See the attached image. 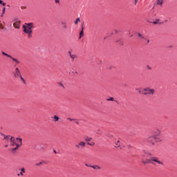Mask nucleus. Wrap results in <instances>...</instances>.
<instances>
[{"mask_svg": "<svg viewBox=\"0 0 177 177\" xmlns=\"http://www.w3.org/2000/svg\"><path fill=\"white\" fill-rule=\"evenodd\" d=\"M163 2H164V0H158L157 5H160V6H162Z\"/></svg>", "mask_w": 177, "mask_h": 177, "instance_id": "nucleus-19", "label": "nucleus"}, {"mask_svg": "<svg viewBox=\"0 0 177 177\" xmlns=\"http://www.w3.org/2000/svg\"><path fill=\"white\" fill-rule=\"evenodd\" d=\"M152 162H157V164H160V165H164V163L160 161L157 157H151Z\"/></svg>", "mask_w": 177, "mask_h": 177, "instance_id": "nucleus-8", "label": "nucleus"}, {"mask_svg": "<svg viewBox=\"0 0 177 177\" xmlns=\"http://www.w3.org/2000/svg\"><path fill=\"white\" fill-rule=\"evenodd\" d=\"M158 140V138L157 136H150L147 138V142L151 143V145H154V142H157Z\"/></svg>", "mask_w": 177, "mask_h": 177, "instance_id": "nucleus-4", "label": "nucleus"}, {"mask_svg": "<svg viewBox=\"0 0 177 177\" xmlns=\"http://www.w3.org/2000/svg\"><path fill=\"white\" fill-rule=\"evenodd\" d=\"M42 164H44V162H40L39 163H36L35 165H36V167H39V165H42Z\"/></svg>", "mask_w": 177, "mask_h": 177, "instance_id": "nucleus-25", "label": "nucleus"}, {"mask_svg": "<svg viewBox=\"0 0 177 177\" xmlns=\"http://www.w3.org/2000/svg\"><path fill=\"white\" fill-rule=\"evenodd\" d=\"M108 102H114V97H110L109 99H107Z\"/></svg>", "mask_w": 177, "mask_h": 177, "instance_id": "nucleus-26", "label": "nucleus"}, {"mask_svg": "<svg viewBox=\"0 0 177 177\" xmlns=\"http://www.w3.org/2000/svg\"><path fill=\"white\" fill-rule=\"evenodd\" d=\"M0 5H2V6H5L6 3L3 2L2 0H0Z\"/></svg>", "mask_w": 177, "mask_h": 177, "instance_id": "nucleus-27", "label": "nucleus"}, {"mask_svg": "<svg viewBox=\"0 0 177 177\" xmlns=\"http://www.w3.org/2000/svg\"><path fill=\"white\" fill-rule=\"evenodd\" d=\"M25 172H26V169L22 168V169H21V171H20V173H19V175H20L21 176H24V174H24Z\"/></svg>", "mask_w": 177, "mask_h": 177, "instance_id": "nucleus-16", "label": "nucleus"}, {"mask_svg": "<svg viewBox=\"0 0 177 177\" xmlns=\"http://www.w3.org/2000/svg\"><path fill=\"white\" fill-rule=\"evenodd\" d=\"M81 21V19L80 18H77L75 21V24L77 25Z\"/></svg>", "mask_w": 177, "mask_h": 177, "instance_id": "nucleus-21", "label": "nucleus"}, {"mask_svg": "<svg viewBox=\"0 0 177 177\" xmlns=\"http://www.w3.org/2000/svg\"><path fill=\"white\" fill-rule=\"evenodd\" d=\"M87 145H88V146H95V142H92L91 143L87 142Z\"/></svg>", "mask_w": 177, "mask_h": 177, "instance_id": "nucleus-28", "label": "nucleus"}, {"mask_svg": "<svg viewBox=\"0 0 177 177\" xmlns=\"http://www.w3.org/2000/svg\"><path fill=\"white\" fill-rule=\"evenodd\" d=\"M16 139L18 141V142L16 144V147L12 149L11 151H15V150H17V149H19V147H20V146H21V145H23V142H22L23 139L19 138H17Z\"/></svg>", "mask_w": 177, "mask_h": 177, "instance_id": "nucleus-2", "label": "nucleus"}, {"mask_svg": "<svg viewBox=\"0 0 177 177\" xmlns=\"http://www.w3.org/2000/svg\"><path fill=\"white\" fill-rule=\"evenodd\" d=\"M150 42V40H148V43Z\"/></svg>", "mask_w": 177, "mask_h": 177, "instance_id": "nucleus-48", "label": "nucleus"}, {"mask_svg": "<svg viewBox=\"0 0 177 177\" xmlns=\"http://www.w3.org/2000/svg\"><path fill=\"white\" fill-rule=\"evenodd\" d=\"M70 57L72 59V62H74V60H75V59L78 58V56H77V55H75V54H73V55H71Z\"/></svg>", "mask_w": 177, "mask_h": 177, "instance_id": "nucleus-14", "label": "nucleus"}, {"mask_svg": "<svg viewBox=\"0 0 177 177\" xmlns=\"http://www.w3.org/2000/svg\"><path fill=\"white\" fill-rule=\"evenodd\" d=\"M144 95H154V93H156V90H154L153 88H144Z\"/></svg>", "mask_w": 177, "mask_h": 177, "instance_id": "nucleus-1", "label": "nucleus"}, {"mask_svg": "<svg viewBox=\"0 0 177 177\" xmlns=\"http://www.w3.org/2000/svg\"><path fill=\"white\" fill-rule=\"evenodd\" d=\"M161 131H160V130H157V133H160Z\"/></svg>", "mask_w": 177, "mask_h": 177, "instance_id": "nucleus-42", "label": "nucleus"}, {"mask_svg": "<svg viewBox=\"0 0 177 177\" xmlns=\"http://www.w3.org/2000/svg\"><path fill=\"white\" fill-rule=\"evenodd\" d=\"M10 146H11L12 147L14 146H16V144L15 143V138H13V137H11V138H10Z\"/></svg>", "mask_w": 177, "mask_h": 177, "instance_id": "nucleus-12", "label": "nucleus"}, {"mask_svg": "<svg viewBox=\"0 0 177 177\" xmlns=\"http://www.w3.org/2000/svg\"><path fill=\"white\" fill-rule=\"evenodd\" d=\"M135 5H137L138 4V0H135Z\"/></svg>", "mask_w": 177, "mask_h": 177, "instance_id": "nucleus-39", "label": "nucleus"}, {"mask_svg": "<svg viewBox=\"0 0 177 177\" xmlns=\"http://www.w3.org/2000/svg\"><path fill=\"white\" fill-rule=\"evenodd\" d=\"M26 26H25L26 27H28V28H33V26H32V23H28V24H26Z\"/></svg>", "mask_w": 177, "mask_h": 177, "instance_id": "nucleus-17", "label": "nucleus"}, {"mask_svg": "<svg viewBox=\"0 0 177 177\" xmlns=\"http://www.w3.org/2000/svg\"><path fill=\"white\" fill-rule=\"evenodd\" d=\"M76 124L78 125V124H80L78 122H76Z\"/></svg>", "mask_w": 177, "mask_h": 177, "instance_id": "nucleus-46", "label": "nucleus"}, {"mask_svg": "<svg viewBox=\"0 0 177 177\" xmlns=\"http://www.w3.org/2000/svg\"><path fill=\"white\" fill-rule=\"evenodd\" d=\"M0 135H1V136H3V138H5V136H6V135H5L2 133H0Z\"/></svg>", "mask_w": 177, "mask_h": 177, "instance_id": "nucleus-35", "label": "nucleus"}, {"mask_svg": "<svg viewBox=\"0 0 177 177\" xmlns=\"http://www.w3.org/2000/svg\"><path fill=\"white\" fill-rule=\"evenodd\" d=\"M97 132H100V130H97Z\"/></svg>", "mask_w": 177, "mask_h": 177, "instance_id": "nucleus-47", "label": "nucleus"}, {"mask_svg": "<svg viewBox=\"0 0 177 177\" xmlns=\"http://www.w3.org/2000/svg\"><path fill=\"white\" fill-rule=\"evenodd\" d=\"M12 138L13 137L10 136H4V138L3 139V140H6V142H10V139H12Z\"/></svg>", "mask_w": 177, "mask_h": 177, "instance_id": "nucleus-13", "label": "nucleus"}, {"mask_svg": "<svg viewBox=\"0 0 177 177\" xmlns=\"http://www.w3.org/2000/svg\"><path fill=\"white\" fill-rule=\"evenodd\" d=\"M23 28L24 32H25L26 34H32V30L30 28H28L24 25Z\"/></svg>", "mask_w": 177, "mask_h": 177, "instance_id": "nucleus-7", "label": "nucleus"}, {"mask_svg": "<svg viewBox=\"0 0 177 177\" xmlns=\"http://www.w3.org/2000/svg\"><path fill=\"white\" fill-rule=\"evenodd\" d=\"M147 68H149V70H151V67H150V66H147Z\"/></svg>", "mask_w": 177, "mask_h": 177, "instance_id": "nucleus-38", "label": "nucleus"}, {"mask_svg": "<svg viewBox=\"0 0 177 177\" xmlns=\"http://www.w3.org/2000/svg\"><path fill=\"white\" fill-rule=\"evenodd\" d=\"M28 34V38H31L32 35H31L32 33H27Z\"/></svg>", "mask_w": 177, "mask_h": 177, "instance_id": "nucleus-31", "label": "nucleus"}, {"mask_svg": "<svg viewBox=\"0 0 177 177\" xmlns=\"http://www.w3.org/2000/svg\"><path fill=\"white\" fill-rule=\"evenodd\" d=\"M86 143L84 141H80L77 144L75 145L76 149H85Z\"/></svg>", "mask_w": 177, "mask_h": 177, "instance_id": "nucleus-5", "label": "nucleus"}, {"mask_svg": "<svg viewBox=\"0 0 177 177\" xmlns=\"http://www.w3.org/2000/svg\"><path fill=\"white\" fill-rule=\"evenodd\" d=\"M82 37H84V26L82 27V30L80 33V39H81V38H82Z\"/></svg>", "mask_w": 177, "mask_h": 177, "instance_id": "nucleus-15", "label": "nucleus"}, {"mask_svg": "<svg viewBox=\"0 0 177 177\" xmlns=\"http://www.w3.org/2000/svg\"><path fill=\"white\" fill-rule=\"evenodd\" d=\"M58 85H59V86H62V88H63V89H64V88H66V87H64V85L62 84V82H58Z\"/></svg>", "mask_w": 177, "mask_h": 177, "instance_id": "nucleus-24", "label": "nucleus"}, {"mask_svg": "<svg viewBox=\"0 0 177 177\" xmlns=\"http://www.w3.org/2000/svg\"><path fill=\"white\" fill-rule=\"evenodd\" d=\"M8 146H9V145H5V147H8Z\"/></svg>", "mask_w": 177, "mask_h": 177, "instance_id": "nucleus-43", "label": "nucleus"}, {"mask_svg": "<svg viewBox=\"0 0 177 177\" xmlns=\"http://www.w3.org/2000/svg\"><path fill=\"white\" fill-rule=\"evenodd\" d=\"M0 29L3 30V25L1 23H0Z\"/></svg>", "mask_w": 177, "mask_h": 177, "instance_id": "nucleus-33", "label": "nucleus"}, {"mask_svg": "<svg viewBox=\"0 0 177 177\" xmlns=\"http://www.w3.org/2000/svg\"><path fill=\"white\" fill-rule=\"evenodd\" d=\"M26 8H27L26 6H21V9H22V10H23V9H26Z\"/></svg>", "mask_w": 177, "mask_h": 177, "instance_id": "nucleus-36", "label": "nucleus"}, {"mask_svg": "<svg viewBox=\"0 0 177 177\" xmlns=\"http://www.w3.org/2000/svg\"><path fill=\"white\" fill-rule=\"evenodd\" d=\"M91 168H93V169H100V167L98 165H94V166H90Z\"/></svg>", "mask_w": 177, "mask_h": 177, "instance_id": "nucleus-20", "label": "nucleus"}, {"mask_svg": "<svg viewBox=\"0 0 177 177\" xmlns=\"http://www.w3.org/2000/svg\"><path fill=\"white\" fill-rule=\"evenodd\" d=\"M153 24H157V21H153Z\"/></svg>", "mask_w": 177, "mask_h": 177, "instance_id": "nucleus-41", "label": "nucleus"}, {"mask_svg": "<svg viewBox=\"0 0 177 177\" xmlns=\"http://www.w3.org/2000/svg\"><path fill=\"white\" fill-rule=\"evenodd\" d=\"M61 24L62 26V28L67 30V22H66V21H62Z\"/></svg>", "mask_w": 177, "mask_h": 177, "instance_id": "nucleus-11", "label": "nucleus"}, {"mask_svg": "<svg viewBox=\"0 0 177 177\" xmlns=\"http://www.w3.org/2000/svg\"><path fill=\"white\" fill-rule=\"evenodd\" d=\"M91 140H92V138H91V137H87V138L85 139V141H86V142H91Z\"/></svg>", "mask_w": 177, "mask_h": 177, "instance_id": "nucleus-23", "label": "nucleus"}, {"mask_svg": "<svg viewBox=\"0 0 177 177\" xmlns=\"http://www.w3.org/2000/svg\"><path fill=\"white\" fill-rule=\"evenodd\" d=\"M21 21L17 19H15L14 20V24H13V27L15 28H17V30H19L20 28V24H21Z\"/></svg>", "mask_w": 177, "mask_h": 177, "instance_id": "nucleus-6", "label": "nucleus"}, {"mask_svg": "<svg viewBox=\"0 0 177 177\" xmlns=\"http://www.w3.org/2000/svg\"><path fill=\"white\" fill-rule=\"evenodd\" d=\"M67 120L68 121H75V119H72V118H68Z\"/></svg>", "mask_w": 177, "mask_h": 177, "instance_id": "nucleus-30", "label": "nucleus"}, {"mask_svg": "<svg viewBox=\"0 0 177 177\" xmlns=\"http://www.w3.org/2000/svg\"><path fill=\"white\" fill-rule=\"evenodd\" d=\"M55 3H60V0H54Z\"/></svg>", "mask_w": 177, "mask_h": 177, "instance_id": "nucleus-34", "label": "nucleus"}, {"mask_svg": "<svg viewBox=\"0 0 177 177\" xmlns=\"http://www.w3.org/2000/svg\"><path fill=\"white\" fill-rule=\"evenodd\" d=\"M143 164H153V165H156L153 160H151V157L150 159H147L146 161H142Z\"/></svg>", "mask_w": 177, "mask_h": 177, "instance_id": "nucleus-10", "label": "nucleus"}, {"mask_svg": "<svg viewBox=\"0 0 177 177\" xmlns=\"http://www.w3.org/2000/svg\"><path fill=\"white\" fill-rule=\"evenodd\" d=\"M138 37H140V38H144L143 37V35H142V34H140V33H138Z\"/></svg>", "mask_w": 177, "mask_h": 177, "instance_id": "nucleus-32", "label": "nucleus"}, {"mask_svg": "<svg viewBox=\"0 0 177 177\" xmlns=\"http://www.w3.org/2000/svg\"><path fill=\"white\" fill-rule=\"evenodd\" d=\"M20 175H21L20 174H17V176H20Z\"/></svg>", "mask_w": 177, "mask_h": 177, "instance_id": "nucleus-45", "label": "nucleus"}, {"mask_svg": "<svg viewBox=\"0 0 177 177\" xmlns=\"http://www.w3.org/2000/svg\"><path fill=\"white\" fill-rule=\"evenodd\" d=\"M120 140H118L117 142L115 143V147H120Z\"/></svg>", "mask_w": 177, "mask_h": 177, "instance_id": "nucleus-29", "label": "nucleus"}, {"mask_svg": "<svg viewBox=\"0 0 177 177\" xmlns=\"http://www.w3.org/2000/svg\"><path fill=\"white\" fill-rule=\"evenodd\" d=\"M86 167H89V165H88V164H85Z\"/></svg>", "mask_w": 177, "mask_h": 177, "instance_id": "nucleus-44", "label": "nucleus"}, {"mask_svg": "<svg viewBox=\"0 0 177 177\" xmlns=\"http://www.w3.org/2000/svg\"><path fill=\"white\" fill-rule=\"evenodd\" d=\"M20 78H21V80H22V81H24V79L23 78V77H21H21H19Z\"/></svg>", "mask_w": 177, "mask_h": 177, "instance_id": "nucleus-40", "label": "nucleus"}, {"mask_svg": "<svg viewBox=\"0 0 177 177\" xmlns=\"http://www.w3.org/2000/svg\"><path fill=\"white\" fill-rule=\"evenodd\" d=\"M68 54H69V56H70V57L71 56V55H73V54L71 53V51H68Z\"/></svg>", "mask_w": 177, "mask_h": 177, "instance_id": "nucleus-37", "label": "nucleus"}, {"mask_svg": "<svg viewBox=\"0 0 177 177\" xmlns=\"http://www.w3.org/2000/svg\"><path fill=\"white\" fill-rule=\"evenodd\" d=\"M6 10V8L4 7V8H3L2 14H1V17H3V15H5Z\"/></svg>", "mask_w": 177, "mask_h": 177, "instance_id": "nucleus-22", "label": "nucleus"}, {"mask_svg": "<svg viewBox=\"0 0 177 177\" xmlns=\"http://www.w3.org/2000/svg\"><path fill=\"white\" fill-rule=\"evenodd\" d=\"M2 55H3V56H6L7 57H10V59H12V60H13L15 63H17V64H20V61H19L17 59L14 58L13 57H12V55L2 51L1 52Z\"/></svg>", "mask_w": 177, "mask_h": 177, "instance_id": "nucleus-3", "label": "nucleus"}, {"mask_svg": "<svg viewBox=\"0 0 177 177\" xmlns=\"http://www.w3.org/2000/svg\"><path fill=\"white\" fill-rule=\"evenodd\" d=\"M53 118H54V121H55V122H57V121H59V120L60 119V118H59V116H57V115H54V117H53Z\"/></svg>", "mask_w": 177, "mask_h": 177, "instance_id": "nucleus-18", "label": "nucleus"}, {"mask_svg": "<svg viewBox=\"0 0 177 177\" xmlns=\"http://www.w3.org/2000/svg\"><path fill=\"white\" fill-rule=\"evenodd\" d=\"M13 74L16 78L21 77V74L20 73V71L18 69V68H15V71L13 72Z\"/></svg>", "mask_w": 177, "mask_h": 177, "instance_id": "nucleus-9", "label": "nucleus"}]
</instances>
